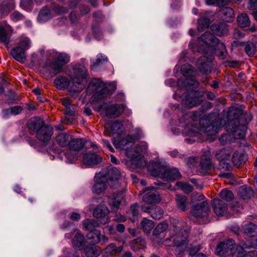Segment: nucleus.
Returning <instances> with one entry per match:
<instances>
[{"label":"nucleus","mask_w":257,"mask_h":257,"mask_svg":"<svg viewBox=\"0 0 257 257\" xmlns=\"http://www.w3.org/2000/svg\"><path fill=\"white\" fill-rule=\"evenodd\" d=\"M11 19L15 21L22 20L24 16L20 13L15 11L11 16Z\"/></svg>","instance_id":"62"},{"label":"nucleus","mask_w":257,"mask_h":257,"mask_svg":"<svg viewBox=\"0 0 257 257\" xmlns=\"http://www.w3.org/2000/svg\"><path fill=\"white\" fill-rule=\"evenodd\" d=\"M83 252L86 257H98L101 253V250L98 246L88 245L84 247Z\"/></svg>","instance_id":"26"},{"label":"nucleus","mask_w":257,"mask_h":257,"mask_svg":"<svg viewBox=\"0 0 257 257\" xmlns=\"http://www.w3.org/2000/svg\"><path fill=\"white\" fill-rule=\"evenodd\" d=\"M246 156L242 154L236 152L232 156V162L235 166H239L241 164L245 162Z\"/></svg>","instance_id":"44"},{"label":"nucleus","mask_w":257,"mask_h":257,"mask_svg":"<svg viewBox=\"0 0 257 257\" xmlns=\"http://www.w3.org/2000/svg\"><path fill=\"white\" fill-rule=\"evenodd\" d=\"M109 210L105 205H99L96 207L93 211V215L97 218H102L103 224H106L110 221V218L108 216Z\"/></svg>","instance_id":"17"},{"label":"nucleus","mask_w":257,"mask_h":257,"mask_svg":"<svg viewBox=\"0 0 257 257\" xmlns=\"http://www.w3.org/2000/svg\"><path fill=\"white\" fill-rule=\"evenodd\" d=\"M13 30L11 26L7 24L0 25V42L8 45L10 42Z\"/></svg>","instance_id":"19"},{"label":"nucleus","mask_w":257,"mask_h":257,"mask_svg":"<svg viewBox=\"0 0 257 257\" xmlns=\"http://www.w3.org/2000/svg\"><path fill=\"white\" fill-rule=\"evenodd\" d=\"M200 39L209 49L215 46V44L218 41V39L216 37L208 32L204 33L201 36Z\"/></svg>","instance_id":"25"},{"label":"nucleus","mask_w":257,"mask_h":257,"mask_svg":"<svg viewBox=\"0 0 257 257\" xmlns=\"http://www.w3.org/2000/svg\"><path fill=\"white\" fill-rule=\"evenodd\" d=\"M152 174L167 181L178 180L181 177L179 171L176 168L161 167L158 170H155L152 172Z\"/></svg>","instance_id":"8"},{"label":"nucleus","mask_w":257,"mask_h":257,"mask_svg":"<svg viewBox=\"0 0 257 257\" xmlns=\"http://www.w3.org/2000/svg\"><path fill=\"white\" fill-rule=\"evenodd\" d=\"M147 191L143 197L144 204L154 205L153 203H158L160 201V198L158 193L154 187L150 188L146 190Z\"/></svg>","instance_id":"15"},{"label":"nucleus","mask_w":257,"mask_h":257,"mask_svg":"<svg viewBox=\"0 0 257 257\" xmlns=\"http://www.w3.org/2000/svg\"><path fill=\"white\" fill-rule=\"evenodd\" d=\"M84 243V238L83 235L77 231L72 239L73 246L76 248L80 249L83 245Z\"/></svg>","instance_id":"40"},{"label":"nucleus","mask_w":257,"mask_h":257,"mask_svg":"<svg viewBox=\"0 0 257 257\" xmlns=\"http://www.w3.org/2000/svg\"><path fill=\"white\" fill-rule=\"evenodd\" d=\"M181 71L186 79L184 81L179 80V85H183L184 87L193 86L194 88L198 87V82L193 78H189V77H194L196 75V72L192 65L188 64L183 65L181 67Z\"/></svg>","instance_id":"7"},{"label":"nucleus","mask_w":257,"mask_h":257,"mask_svg":"<svg viewBox=\"0 0 257 257\" xmlns=\"http://www.w3.org/2000/svg\"><path fill=\"white\" fill-rule=\"evenodd\" d=\"M220 15L224 21L230 22L233 20L234 11L231 8L224 7L221 9Z\"/></svg>","instance_id":"31"},{"label":"nucleus","mask_w":257,"mask_h":257,"mask_svg":"<svg viewBox=\"0 0 257 257\" xmlns=\"http://www.w3.org/2000/svg\"><path fill=\"white\" fill-rule=\"evenodd\" d=\"M100 231L99 230H94L90 231L88 233L87 237L88 239L90 240L91 242L96 244L97 243V240L100 237Z\"/></svg>","instance_id":"50"},{"label":"nucleus","mask_w":257,"mask_h":257,"mask_svg":"<svg viewBox=\"0 0 257 257\" xmlns=\"http://www.w3.org/2000/svg\"><path fill=\"white\" fill-rule=\"evenodd\" d=\"M53 134V128L52 126L45 124L36 133V137L43 143L48 142Z\"/></svg>","instance_id":"13"},{"label":"nucleus","mask_w":257,"mask_h":257,"mask_svg":"<svg viewBox=\"0 0 257 257\" xmlns=\"http://www.w3.org/2000/svg\"><path fill=\"white\" fill-rule=\"evenodd\" d=\"M237 22L238 25L241 28L248 27L250 24V21L248 16L244 13H242L238 16Z\"/></svg>","instance_id":"39"},{"label":"nucleus","mask_w":257,"mask_h":257,"mask_svg":"<svg viewBox=\"0 0 257 257\" xmlns=\"http://www.w3.org/2000/svg\"><path fill=\"white\" fill-rule=\"evenodd\" d=\"M130 213L132 214L133 218L132 220H135V217L138 216L139 215L138 205L137 204L133 205L130 208Z\"/></svg>","instance_id":"61"},{"label":"nucleus","mask_w":257,"mask_h":257,"mask_svg":"<svg viewBox=\"0 0 257 257\" xmlns=\"http://www.w3.org/2000/svg\"><path fill=\"white\" fill-rule=\"evenodd\" d=\"M102 159L94 153H87L83 156V163L88 167H94L99 164Z\"/></svg>","instance_id":"18"},{"label":"nucleus","mask_w":257,"mask_h":257,"mask_svg":"<svg viewBox=\"0 0 257 257\" xmlns=\"http://www.w3.org/2000/svg\"><path fill=\"white\" fill-rule=\"evenodd\" d=\"M231 152L230 148H226L218 150L214 154L219 162L218 169L221 172L219 175L220 177L229 178L231 176V174L228 172L231 168L229 161Z\"/></svg>","instance_id":"2"},{"label":"nucleus","mask_w":257,"mask_h":257,"mask_svg":"<svg viewBox=\"0 0 257 257\" xmlns=\"http://www.w3.org/2000/svg\"><path fill=\"white\" fill-rule=\"evenodd\" d=\"M110 128L112 134H119L121 132L122 124L120 121H115L110 124Z\"/></svg>","instance_id":"52"},{"label":"nucleus","mask_w":257,"mask_h":257,"mask_svg":"<svg viewBox=\"0 0 257 257\" xmlns=\"http://www.w3.org/2000/svg\"><path fill=\"white\" fill-rule=\"evenodd\" d=\"M50 18V11L47 8H44L40 12L38 19L40 22L42 23L48 21Z\"/></svg>","instance_id":"48"},{"label":"nucleus","mask_w":257,"mask_h":257,"mask_svg":"<svg viewBox=\"0 0 257 257\" xmlns=\"http://www.w3.org/2000/svg\"><path fill=\"white\" fill-rule=\"evenodd\" d=\"M125 105L123 104H103L100 106V109L105 111L108 118H115L119 116L123 112Z\"/></svg>","instance_id":"10"},{"label":"nucleus","mask_w":257,"mask_h":257,"mask_svg":"<svg viewBox=\"0 0 257 257\" xmlns=\"http://www.w3.org/2000/svg\"><path fill=\"white\" fill-rule=\"evenodd\" d=\"M183 97L186 99L183 100V104L188 108H192L194 106L199 105L202 101V96L198 95L196 91H192L189 93V96L183 94Z\"/></svg>","instance_id":"12"},{"label":"nucleus","mask_w":257,"mask_h":257,"mask_svg":"<svg viewBox=\"0 0 257 257\" xmlns=\"http://www.w3.org/2000/svg\"><path fill=\"white\" fill-rule=\"evenodd\" d=\"M210 23V20L207 18H202L198 21V29L199 31H203L207 28Z\"/></svg>","instance_id":"53"},{"label":"nucleus","mask_w":257,"mask_h":257,"mask_svg":"<svg viewBox=\"0 0 257 257\" xmlns=\"http://www.w3.org/2000/svg\"><path fill=\"white\" fill-rule=\"evenodd\" d=\"M204 132L207 136H214L217 133V127H215L213 125H209L204 129Z\"/></svg>","instance_id":"58"},{"label":"nucleus","mask_w":257,"mask_h":257,"mask_svg":"<svg viewBox=\"0 0 257 257\" xmlns=\"http://www.w3.org/2000/svg\"><path fill=\"white\" fill-rule=\"evenodd\" d=\"M96 182L92 188V192L96 194H100L102 193L106 188V184L105 182V177L97 179V177H95Z\"/></svg>","instance_id":"27"},{"label":"nucleus","mask_w":257,"mask_h":257,"mask_svg":"<svg viewBox=\"0 0 257 257\" xmlns=\"http://www.w3.org/2000/svg\"><path fill=\"white\" fill-rule=\"evenodd\" d=\"M23 110V107L20 106H15L10 108L11 114L17 115L20 114Z\"/></svg>","instance_id":"63"},{"label":"nucleus","mask_w":257,"mask_h":257,"mask_svg":"<svg viewBox=\"0 0 257 257\" xmlns=\"http://www.w3.org/2000/svg\"><path fill=\"white\" fill-rule=\"evenodd\" d=\"M71 140L72 135L65 133H60L55 137V142L57 144L63 148L68 147Z\"/></svg>","instance_id":"24"},{"label":"nucleus","mask_w":257,"mask_h":257,"mask_svg":"<svg viewBox=\"0 0 257 257\" xmlns=\"http://www.w3.org/2000/svg\"><path fill=\"white\" fill-rule=\"evenodd\" d=\"M124 196L122 193H113L109 197L108 203L111 206L112 211H117Z\"/></svg>","instance_id":"21"},{"label":"nucleus","mask_w":257,"mask_h":257,"mask_svg":"<svg viewBox=\"0 0 257 257\" xmlns=\"http://www.w3.org/2000/svg\"><path fill=\"white\" fill-rule=\"evenodd\" d=\"M162 232L159 230L157 229L156 227L153 232V237L154 240H156L157 242L160 243L163 240L164 236L162 234Z\"/></svg>","instance_id":"57"},{"label":"nucleus","mask_w":257,"mask_h":257,"mask_svg":"<svg viewBox=\"0 0 257 257\" xmlns=\"http://www.w3.org/2000/svg\"><path fill=\"white\" fill-rule=\"evenodd\" d=\"M11 54L16 60L20 62L23 63L26 60L25 51L21 47L17 46L12 49Z\"/></svg>","instance_id":"28"},{"label":"nucleus","mask_w":257,"mask_h":257,"mask_svg":"<svg viewBox=\"0 0 257 257\" xmlns=\"http://www.w3.org/2000/svg\"><path fill=\"white\" fill-rule=\"evenodd\" d=\"M234 240L228 239L220 242L217 246L216 253L220 256H226L229 254L230 248L233 245Z\"/></svg>","instance_id":"16"},{"label":"nucleus","mask_w":257,"mask_h":257,"mask_svg":"<svg viewBox=\"0 0 257 257\" xmlns=\"http://www.w3.org/2000/svg\"><path fill=\"white\" fill-rule=\"evenodd\" d=\"M107 61V58L106 56L101 54H98L97 56L96 60L91 61V68L93 70H96L98 66L102 65Z\"/></svg>","instance_id":"42"},{"label":"nucleus","mask_w":257,"mask_h":257,"mask_svg":"<svg viewBox=\"0 0 257 257\" xmlns=\"http://www.w3.org/2000/svg\"><path fill=\"white\" fill-rule=\"evenodd\" d=\"M210 209L207 201H203L192 205L191 208V214L200 224H205L209 222L208 215Z\"/></svg>","instance_id":"4"},{"label":"nucleus","mask_w":257,"mask_h":257,"mask_svg":"<svg viewBox=\"0 0 257 257\" xmlns=\"http://www.w3.org/2000/svg\"><path fill=\"white\" fill-rule=\"evenodd\" d=\"M54 83L57 88L64 89L69 86L70 82L66 77L61 76L56 78Z\"/></svg>","instance_id":"34"},{"label":"nucleus","mask_w":257,"mask_h":257,"mask_svg":"<svg viewBox=\"0 0 257 257\" xmlns=\"http://www.w3.org/2000/svg\"><path fill=\"white\" fill-rule=\"evenodd\" d=\"M15 8V3L13 0H4L0 5V12L3 15H7Z\"/></svg>","instance_id":"30"},{"label":"nucleus","mask_w":257,"mask_h":257,"mask_svg":"<svg viewBox=\"0 0 257 257\" xmlns=\"http://www.w3.org/2000/svg\"><path fill=\"white\" fill-rule=\"evenodd\" d=\"M245 252L243 247L235 244L234 242L230 248L229 254L231 257H244Z\"/></svg>","instance_id":"33"},{"label":"nucleus","mask_w":257,"mask_h":257,"mask_svg":"<svg viewBox=\"0 0 257 257\" xmlns=\"http://www.w3.org/2000/svg\"><path fill=\"white\" fill-rule=\"evenodd\" d=\"M242 229L246 235L253 236L257 232V226L251 222H248L242 226Z\"/></svg>","instance_id":"36"},{"label":"nucleus","mask_w":257,"mask_h":257,"mask_svg":"<svg viewBox=\"0 0 257 257\" xmlns=\"http://www.w3.org/2000/svg\"><path fill=\"white\" fill-rule=\"evenodd\" d=\"M212 29L216 35L219 36H223L227 34L228 30L227 26L224 23L213 25Z\"/></svg>","instance_id":"37"},{"label":"nucleus","mask_w":257,"mask_h":257,"mask_svg":"<svg viewBox=\"0 0 257 257\" xmlns=\"http://www.w3.org/2000/svg\"><path fill=\"white\" fill-rule=\"evenodd\" d=\"M213 47H215L214 49L215 51L216 55L220 59H224L227 55V51L225 45L218 41Z\"/></svg>","instance_id":"35"},{"label":"nucleus","mask_w":257,"mask_h":257,"mask_svg":"<svg viewBox=\"0 0 257 257\" xmlns=\"http://www.w3.org/2000/svg\"><path fill=\"white\" fill-rule=\"evenodd\" d=\"M141 208L143 211L149 213L155 219H160L164 214L163 210L155 205L150 206L149 204H144Z\"/></svg>","instance_id":"14"},{"label":"nucleus","mask_w":257,"mask_h":257,"mask_svg":"<svg viewBox=\"0 0 257 257\" xmlns=\"http://www.w3.org/2000/svg\"><path fill=\"white\" fill-rule=\"evenodd\" d=\"M147 148V144L145 142H142L134 148L126 149L125 154L132 160L133 164L138 167H142L146 165V161L145 158L140 155V153L146 151Z\"/></svg>","instance_id":"5"},{"label":"nucleus","mask_w":257,"mask_h":257,"mask_svg":"<svg viewBox=\"0 0 257 257\" xmlns=\"http://www.w3.org/2000/svg\"><path fill=\"white\" fill-rule=\"evenodd\" d=\"M83 228L90 231L95 230V228L99 225V223L96 220L92 219H87L82 221Z\"/></svg>","instance_id":"38"},{"label":"nucleus","mask_w":257,"mask_h":257,"mask_svg":"<svg viewBox=\"0 0 257 257\" xmlns=\"http://www.w3.org/2000/svg\"><path fill=\"white\" fill-rule=\"evenodd\" d=\"M220 198L226 201H230L234 198L232 192L228 189L222 190L219 194Z\"/></svg>","instance_id":"51"},{"label":"nucleus","mask_w":257,"mask_h":257,"mask_svg":"<svg viewBox=\"0 0 257 257\" xmlns=\"http://www.w3.org/2000/svg\"><path fill=\"white\" fill-rule=\"evenodd\" d=\"M84 144V140L80 138H74L72 136V140L68 146L69 151L66 154L70 163H72L77 159L78 151L83 148Z\"/></svg>","instance_id":"6"},{"label":"nucleus","mask_w":257,"mask_h":257,"mask_svg":"<svg viewBox=\"0 0 257 257\" xmlns=\"http://www.w3.org/2000/svg\"><path fill=\"white\" fill-rule=\"evenodd\" d=\"M172 238L174 241V245L177 246H180L183 245L186 243L187 236L184 235H176L175 236L172 237Z\"/></svg>","instance_id":"47"},{"label":"nucleus","mask_w":257,"mask_h":257,"mask_svg":"<svg viewBox=\"0 0 257 257\" xmlns=\"http://www.w3.org/2000/svg\"><path fill=\"white\" fill-rule=\"evenodd\" d=\"M176 185L178 188H181L182 191H183L186 193H189L191 192L192 191L193 189V187L190 184L187 183L178 182L176 183Z\"/></svg>","instance_id":"55"},{"label":"nucleus","mask_w":257,"mask_h":257,"mask_svg":"<svg viewBox=\"0 0 257 257\" xmlns=\"http://www.w3.org/2000/svg\"><path fill=\"white\" fill-rule=\"evenodd\" d=\"M213 208L214 213L217 216H223L227 212L228 206L223 201L215 199L213 201Z\"/></svg>","instance_id":"20"},{"label":"nucleus","mask_w":257,"mask_h":257,"mask_svg":"<svg viewBox=\"0 0 257 257\" xmlns=\"http://www.w3.org/2000/svg\"><path fill=\"white\" fill-rule=\"evenodd\" d=\"M18 47H21L25 51L31 47V41L27 37L22 36L19 38Z\"/></svg>","instance_id":"46"},{"label":"nucleus","mask_w":257,"mask_h":257,"mask_svg":"<svg viewBox=\"0 0 257 257\" xmlns=\"http://www.w3.org/2000/svg\"><path fill=\"white\" fill-rule=\"evenodd\" d=\"M122 246L117 247L114 243L108 244L103 250V251L107 255H115L120 253L122 250Z\"/></svg>","instance_id":"32"},{"label":"nucleus","mask_w":257,"mask_h":257,"mask_svg":"<svg viewBox=\"0 0 257 257\" xmlns=\"http://www.w3.org/2000/svg\"><path fill=\"white\" fill-rule=\"evenodd\" d=\"M238 194L243 199H248L253 196L254 191L251 187L246 185L239 187L238 189Z\"/></svg>","instance_id":"29"},{"label":"nucleus","mask_w":257,"mask_h":257,"mask_svg":"<svg viewBox=\"0 0 257 257\" xmlns=\"http://www.w3.org/2000/svg\"><path fill=\"white\" fill-rule=\"evenodd\" d=\"M105 177L106 179H120V173L116 168L113 167L108 171V173Z\"/></svg>","instance_id":"49"},{"label":"nucleus","mask_w":257,"mask_h":257,"mask_svg":"<svg viewBox=\"0 0 257 257\" xmlns=\"http://www.w3.org/2000/svg\"><path fill=\"white\" fill-rule=\"evenodd\" d=\"M141 225L144 232L149 233L154 227L155 224L153 221L144 218L141 222Z\"/></svg>","instance_id":"45"},{"label":"nucleus","mask_w":257,"mask_h":257,"mask_svg":"<svg viewBox=\"0 0 257 257\" xmlns=\"http://www.w3.org/2000/svg\"><path fill=\"white\" fill-rule=\"evenodd\" d=\"M55 59L56 61L63 66L70 61V56L65 53L56 52L55 54Z\"/></svg>","instance_id":"41"},{"label":"nucleus","mask_w":257,"mask_h":257,"mask_svg":"<svg viewBox=\"0 0 257 257\" xmlns=\"http://www.w3.org/2000/svg\"><path fill=\"white\" fill-rule=\"evenodd\" d=\"M245 51L249 56H252L256 51L254 45L252 43H248L245 45Z\"/></svg>","instance_id":"56"},{"label":"nucleus","mask_w":257,"mask_h":257,"mask_svg":"<svg viewBox=\"0 0 257 257\" xmlns=\"http://www.w3.org/2000/svg\"><path fill=\"white\" fill-rule=\"evenodd\" d=\"M241 112L240 109L233 108L228 113L229 119L232 116L233 118L231 120L229 125L231 126V132L234 138L236 139H240L244 137L246 131V126L244 124L240 123Z\"/></svg>","instance_id":"1"},{"label":"nucleus","mask_w":257,"mask_h":257,"mask_svg":"<svg viewBox=\"0 0 257 257\" xmlns=\"http://www.w3.org/2000/svg\"><path fill=\"white\" fill-rule=\"evenodd\" d=\"M62 67L63 65L56 61L52 63L50 65V70L54 75L60 73L62 71Z\"/></svg>","instance_id":"54"},{"label":"nucleus","mask_w":257,"mask_h":257,"mask_svg":"<svg viewBox=\"0 0 257 257\" xmlns=\"http://www.w3.org/2000/svg\"><path fill=\"white\" fill-rule=\"evenodd\" d=\"M45 124H46L44 121L38 117H32L27 122L28 127L36 132V133Z\"/></svg>","instance_id":"23"},{"label":"nucleus","mask_w":257,"mask_h":257,"mask_svg":"<svg viewBox=\"0 0 257 257\" xmlns=\"http://www.w3.org/2000/svg\"><path fill=\"white\" fill-rule=\"evenodd\" d=\"M89 88H91L93 91H96L94 96L98 99H103L110 94L105 84L99 79L92 80L89 84Z\"/></svg>","instance_id":"9"},{"label":"nucleus","mask_w":257,"mask_h":257,"mask_svg":"<svg viewBox=\"0 0 257 257\" xmlns=\"http://www.w3.org/2000/svg\"><path fill=\"white\" fill-rule=\"evenodd\" d=\"M176 201L178 208L180 210L184 211L188 205L187 197L184 195H176Z\"/></svg>","instance_id":"43"},{"label":"nucleus","mask_w":257,"mask_h":257,"mask_svg":"<svg viewBox=\"0 0 257 257\" xmlns=\"http://www.w3.org/2000/svg\"><path fill=\"white\" fill-rule=\"evenodd\" d=\"M135 143V138L131 136H128L117 142L113 144L116 148L126 150L132 147Z\"/></svg>","instance_id":"22"},{"label":"nucleus","mask_w":257,"mask_h":257,"mask_svg":"<svg viewBox=\"0 0 257 257\" xmlns=\"http://www.w3.org/2000/svg\"><path fill=\"white\" fill-rule=\"evenodd\" d=\"M73 74L71 77L72 85L70 89L73 92H80L85 87L84 82L87 76V70L82 65L76 66L74 69Z\"/></svg>","instance_id":"3"},{"label":"nucleus","mask_w":257,"mask_h":257,"mask_svg":"<svg viewBox=\"0 0 257 257\" xmlns=\"http://www.w3.org/2000/svg\"><path fill=\"white\" fill-rule=\"evenodd\" d=\"M97 240V243H100L101 245L106 244L109 241V238L108 237L104 235L100 234V237H99L98 240Z\"/></svg>","instance_id":"64"},{"label":"nucleus","mask_w":257,"mask_h":257,"mask_svg":"<svg viewBox=\"0 0 257 257\" xmlns=\"http://www.w3.org/2000/svg\"><path fill=\"white\" fill-rule=\"evenodd\" d=\"M212 61L213 56L212 55L207 56L205 55L197 60L196 65L201 72L207 74L211 71L213 66Z\"/></svg>","instance_id":"11"},{"label":"nucleus","mask_w":257,"mask_h":257,"mask_svg":"<svg viewBox=\"0 0 257 257\" xmlns=\"http://www.w3.org/2000/svg\"><path fill=\"white\" fill-rule=\"evenodd\" d=\"M200 165L201 167V168L202 169L207 170L210 169L212 166V164L211 162V160L210 159H202L201 162H200Z\"/></svg>","instance_id":"59"},{"label":"nucleus","mask_w":257,"mask_h":257,"mask_svg":"<svg viewBox=\"0 0 257 257\" xmlns=\"http://www.w3.org/2000/svg\"><path fill=\"white\" fill-rule=\"evenodd\" d=\"M107 184L110 187L116 188L119 186V179H106Z\"/></svg>","instance_id":"60"}]
</instances>
